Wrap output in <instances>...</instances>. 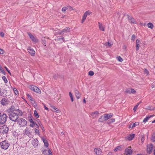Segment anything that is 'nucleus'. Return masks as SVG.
<instances>
[{
    "mask_svg": "<svg viewBox=\"0 0 155 155\" xmlns=\"http://www.w3.org/2000/svg\"><path fill=\"white\" fill-rule=\"evenodd\" d=\"M13 90L14 93L15 94L17 95L18 94V91L17 89L15 88H13Z\"/></svg>",
    "mask_w": 155,
    "mask_h": 155,
    "instance_id": "nucleus-30",
    "label": "nucleus"
},
{
    "mask_svg": "<svg viewBox=\"0 0 155 155\" xmlns=\"http://www.w3.org/2000/svg\"><path fill=\"white\" fill-rule=\"evenodd\" d=\"M8 128L6 125H3L0 128V132L2 134H6L8 131Z\"/></svg>",
    "mask_w": 155,
    "mask_h": 155,
    "instance_id": "nucleus-6",
    "label": "nucleus"
},
{
    "mask_svg": "<svg viewBox=\"0 0 155 155\" xmlns=\"http://www.w3.org/2000/svg\"><path fill=\"white\" fill-rule=\"evenodd\" d=\"M99 112L97 111L92 112L90 114V117L92 118H96L98 116Z\"/></svg>",
    "mask_w": 155,
    "mask_h": 155,
    "instance_id": "nucleus-12",
    "label": "nucleus"
},
{
    "mask_svg": "<svg viewBox=\"0 0 155 155\" xmlns=\"http://www.w3.org/2000/svg\"><path fill=\"white\" fill-rule=\"evenodd\" d=\"M51 107L55 111V112H56L58 113L59 111V110H58V109L57 108L55 107L54 106H52Z\"/></svg>",
    "mask_w": 155,
    "mask_h": 155,
    "instance_id": "nucleus-34",
    "label": "nucleus"
},
{
    "mask_svg": "<svg viewBox=\"0 0 155 155\" xmlns=\"http://www.w3.org/2000/svg\"><path fill=\"white\" fill-rule=\"evenodd\" d=\"M35 132L36 134H38V135L39 134V132L38 130L35 129Z\"/></svg>",
    "mask_w": 155,
    "mask_h": 155,
    "instance_id": "nucleus-47",
    "label": "nucleus"
},
{
    "mask_svg": "<svg viewBox=\"0 0 155 155\" xmlns=\"http://www.w3.org/2000/svg\"><path fill=\"white\" fill-rule=\"evenodd\" d=\"M135 136L134 134L130 135L127 137V139L129 140H131L133 139Z\"/></svg>",
    "mask_w": 155,
    "mask_h": 155,
    "instance_id": "nucleus-22",
    "label": "nucleus"
},
{
    "mask_svg": "<svg viewBox=\"0 0 155 155\" xmlns=\"http://www.w3.org/2000/svg\"><path fill=\"white\" fill-rule=\"evenodd\" d=\"M70 31V29L69 28L66 27L64 29H63L62 31V32L67 33L69 32Z\"/></svg>",
    "mask_w": 155,
    "mask_h": 155,
    "instance_id": "nucleus-25",
    "label": "nucleus"
},
{
    "mask_svg": "<svg viewBox=\"0 0 155 155\" xmlns=\"http://www.w3.org/2000/svg\"><path fill=\"white\" fill-rule=\"evenodd\" d=\"M67 9V8L66 7H63L62 8V10L63 12H65L66 11Z\"/></svg>",
    "mask_w": 155,
    "mask_h": 155,
    "instance_id": "nucleus-45",
    "label": "nucleus"
},
{
    "mask_svg": "<svg viewBox=\"0 0 155 155\" xmlns=\"http://www.w3.org/2000/svg\"><path fill=\"white\" fill-rule=\"evenodd\" d=\"M147 25L148 27L151 29H152L153 28V25L152 23H149L147 24Z\"/></svg>",
    "mask_w": 155,
    "mask_h": 155,
    "instance_id": "nucleus-27",
    "label": "nucleus"
},
{
    "mask_svg": "<svg viewBox=\"0 0 155 155\" xmlns=\"http://www.w3.org/2000/svg\"><path fill=\"white\" fill-rule=\"evenodd\" d=\"M69 95L70 96L71 101H74V100L73 97V95L71 92H69Z\"/></svg>",
    "mask_w": 155,
    "mask_h": 155,
    "instance_id": "nucleus-33",
    "label": "nucleus"
},
{
    "mask_svg": "<svg viewBox=\"0 0 155 155\" xmlns=\"http://www.w3.org/2000/svg\"><path fill=\"white\" fill-rule=\"evenodd\" d=\"M108 42H106L104 44V45H105L106 46L108 47Z\"/></svg>",
    "mask_w": 155,
    "mask_h": 155,
    "instance_id": "nucleus-56",
    "label": "nucleus"
},
{
    "mask_svg": "<svg viewBox=\"0 0 155 155\" xmlns=\"http://www.w3.org/2000/svg\"><path fill=\"white\" fill-rule=\"evenodd\" d=\"M152 123H155V119L154 120H153V121H152Z\"/></svg>",
    "mask_w": 155,
    "mask_h": 155,
    "instance_id": "nucleus-64",
    "label": "nucleus"
},
{
    "mask_svg": "<svg viewBox=\"0 0 155 155\" xmlns=\"http://www.w3.org/2000/svg\"><path fill=\"white\" fill-rule=\"evenodd\" d=\"M17 123L21 127H26L27 124V121L23 118L18 119L17 120Z\"/></svg>",
    "mask_w": 155,
    "mask_h": 155,
    "instance_id": "nucleus-2",
    "label": "nucleus"
},
{
    "mask_svg": "<svg viewBox=\"0 0 155 155\" xmlns=\"http://www.w3.org/2000/svg\"><path fill=\"white\" fill-rule=\"evenodd\" d=\"M24 134L30 137H32V134L30 132V130L29 128L27 127L25 130L23 131Z\"/></svg>",
    "mask_w": 155,
    "mask_h": 155,
    "instance_id": "nucleus-8",
    "label": "nucleus"
},
{
    "mask_svg": "<svg viewBox=\"0 0 155 155\" xmlns=\"http://www.w3.org/2000/svg\"><path fill=\"white\" fill-rule=\"evenodd\" d=\"M154 116H155L153 114V115H150L149 116L147 117H146V118H144V119L143 120V122H144V123H145L149 120V119L150 118V117H153Z\"/></svg>",
    "mask_w": 155,
    "mask_h": 155,
    "instance_id": "nucleus-24",
    "label": "nucleus"
},
{
    "mask_svg": "<svg viewBox=\"0 0 155 155\" xmlns=\"http://www.w3.org/2000/svg\"><path fill=\"white\" fill-rule=\"evenodd\" d=\"M5 68L6 71H8V72L9 73V74H11V73L10 71L8 69V68L6 67H5Z\"/></svg>",
    "mask_w": 155,
    "mask_h": 155,
    "instance_id": "nucleus-51",
    "label": "nucleus"
},
{
    "mask_svg": "<svg viewBox=\"0 0 155 155\" xmlns=\"http://www.w3.org/2000/svg\"><path fill=\"white\" fill-rule=\"evenodd\" d=\"M18 117V114L14 112H12L9 115V118L11 120L15 121Z\"/></svg>",
    "mask_w": 155,
    "mask_h": 155,
    "instance_id": "nucleus-3",
    "label": "nucleus"
},
{
    "mask_svg": "<svg viewBox=\"0 0 155 155\" xmlns=\"http://www.w3.org/2000/svg\"><path fill=\"white\" fill-rule=\"evenodd\" d=\"M144 73L145 74H146L147 75H148L149 74V72L146 69H145L144 70Z\"/></svg>",
    "mask_w": 155,
    "mask_h": 155,
    "instance_id": "nucleus-42",
    "label": "nucleus"
},
{
    "mask_svg": "<svg viewBox=\"0 0 155 155\" xmlns=\"http://www.w3.org/2000/svg\"><path fill=\"white\" fill-rule=\"evenodd\" d=\"M112 152H109L107 154L108 155H112Z\"/></svg>",
    "mask_w": 155,
    "mask_h": 155,
    "instance_id": "nucleus-59",
    "label": "nucleus"
},
{
    "mask_svg": "<svg viewBox=\"0 0 155 155\" xmlns=\"http://www.w3.org/2000/svg\"><path fill=\"white\" fill-rule=\"evenodd\" d=\"M35 125L36 126L37 128H38L39 126H38V125L37 124H35Z\"/></svg>",
    "mask_w": 155,
    "mask_h": 155,
    "instance_id": "nucleus-62",
    "label": "nucleus"
},
{
    "mask_svg": "<svg viewBox=\"0 0 155 155\" xmlns=\"http://www.w3.org/2000/svg\"><path fill=\"white\" fill-rule=\"evenodd\" d=\"M4 53L2 49L0 48V54H2Z\"/></svg>",
    "mask_w": 155,
    "mask_h": 155,
    "instance_id": "nucleus-54",
    "label": "nucleus"
},
{
    "mask_svg": "<svg viewBox=\"0 0 155 155\" xmlns=\"http://www.w3.org/2000/svg\"><path fill=\"white\" fill-rule=\"evenodd\" d=\"M30 89L32 91L38 93L40 94L41 91L37 87L35 86H31L30 87Z\"/></svg>",
    "mask_w": 155,
    "mask_h": 155,
    "instance_id": "nucleus-7",
    "label": "nucleus"
},
{
    "mask_svg": "<svg viewBox=\"0 0 155 155\" xmlns=\"http://www.w3.org/2000/svg\"><path fill=\"white\" fill-rule=\"evenodd\" d=\"M2 79H3V80L4 81L5 83H7L8 80H7L6 77L5 76H3L2 77Z\"/></svg>",
    "mask_w": 155,
    "mask_h": 155,
    "instance_id": "nucleus-29",
    "label": "nucleus"
},
{
    "mask_svg": "<svg viewBox=\"0 0 155 155\" xmlns=\"http://www.w3.org/2000/svg\"><path fill=\"white\" fill-rule=\"evenodd\" d=\"M87 14H86V12L83 15V16L85 17H87Z\"/></svg>",
    "mask_w": 155,
    "mask_h": 155,
    "instance_id": "nucleus-57",
    "label": "nucleus"
},
{
    "mask_svg": "<svg viewBox=\"0 0 155 155\" xmlns=\"http://www.w3.org/2000/svg\"><path fill=\"white\" fill-rule=\"evenodd\" d=\"M120 146H118L114 149V150L115 151H117L119 150H120Z\"/></svg>",
    "mask_w": 155,
    "mask_h": 155,
    "instance_id": "nucleus-38",
    "label": "nucleus"
},
{
    "mask_svg": "<svg viewBox=\"0 0 155 155\" xmlns=\"http://www.w3.org/2000/svg\"><path fill=\"white\" fill-rule=\"evenodd\" d=\"M41 140H42L43 141L44 143V144H45V146L46 147H48V142L47 141V140H46L43 137H42L41 138Z\"/></svg>",
    "mask_w": 155,
    "mask_h": 155,
    "instance_id": "nucleus-23",
    "label": "nucleus"
},
{
    "mask_svg": "<svg viewBox=\"0 0 155 155\" xmlns=\"http://www.w3.org/2000/svg\"><path fill=\"white\" fill-rule=\"evenodd\" d=\"M94 74V72L92 71H90L88 72V74L91 76H93Z\"/></svg>",
    "mask_w": 155,
    "mask_h": 155,
    "instance_id": "nucleus-37",
    "label": "nucleus"
},
{
    "mask_svg": "<svg viewBox=\"0 0 155 155\" xmlns=\"http://www.w3.org/2000/svg\"><path fill=\"white\" fill-rule=\"evenodd\" d=\"M10 144L6 140L3 141L0 143V145L2 149L6 150L9 146Z\"/></svg>",
    "mask_w": 155,
    "mask_h": 155,
    "instance_id": "nucleus-4",
    "label": "nucleus"
},
{
    "mask_svg": "<svg viewBox=\"0 0 155 155\" xmlns=\"http://www.w3.org/2000/svg\"><path fill=\"white\" fill-rule=\"evenodd\" d=\"M43 104L44 105V107L45 108V109L48 110V107H47L43 103Z\"/></svg>",
    "mask_w": 155,
    "mask_h": 155,
    "instance_id": "nucleus-55",
    "label": "nucleus"
},
{
    "mask_svg": "<svg viewBox=\"0 0 155 155\" xmlns=\"http://www.w3.org/2000/svg\"><path fill=\"white\" fill-rule=\"evenodd\" d=\"M130 89H127L126 91H125V92L126 93H128L129 94H130Z\"/></svg>",
    "mask_w": 155,
    "mask_h": 155,
    "instance_id": "nucleus-46",
    "label": "nucleus"
},
{
    "mask_svg": "<svg viewBox=\"0 0 155 155\" xmlns=\"http://www.w3.org/2000/svg\"><path fill=\"white\" fill-rule=\"evenodd\" d=\"M27 96L28 97V99L31 101H33V99L31 97L30 95L29 94H27Z\"/></svg>",
    "mask_w": 155,
    "mask_h": 155,
    "instance_id": "nucleus-28",
    "label": "nucleus"
},
{
    "mask_svg": "<svg viewBox=\"0 0 155 155\" xmlns=\"http://www.w3.org/2000/svg\"><path fill=\"white\" fill-rule=\"evenodd\" d=\"M130 94L131 93H132V94H134L135 93H136V91L134 89H130Z\"/></svg>",
    "mask_w": 155,
    "mask_h": 155,
    "instance_id": "nucleus-39",
    "label": "nucleus"
},
{
    "mask_svg": "<svg viewBox=\"0 0 155 155\" xmlns=\"http://www.w3.org/2000/svg\"><path fill=\"white\" fill-rule=\"evenodd\" d=\"M3 155H9V154L8 153H3Z\"/></svg>",
    "mask_w": 155,
    "mask_h": 155,
    "instance_id": "nucleus-61",
    "label": "nucleus"
},
{
    "mask_svg": "<svg viewBox=\"0 0 155 155\" xmlns=\"http://www.w3.org/2000/svg\"><path fill=\"white\" fill-rule=\"evenodd\" d=\"M75 94L77 98L78 99H79L81 96V94L77 89H75Z\"/></svg>",
    "mask_w": 155,
    "mask_h": 155,
    "instance_id": "nucleus-20",
    "label": "nucleus"
},
{
    "mask_svg": "<svg viewBox=\"0 0 155 155\" xmlns=\"http://www.w3.org/2000/svg\"><path fill=\"white\" fill-rule=\"evenodd\" d=\"M87 14H86V12L83 15V16L85 17H87Z\"/></svg>",
    "mask_w": 155,
    "mask_h": 155,
    "instance_id": "nucleus-58",
    "label": "nucleus"
},
{
    "mask_svg": "<svg viewBox=\"0 0 155 155\" xmlns=\"http://www.w3.org/2000/svg\"><path fill=\"white\" fill-rule=\"evenodd\" d=\"M42 153L43 154H47V150H44L42 151Z\"/></svg>",
    "mask_w": 155,
    "mask_h": 155,
    "instance_id": "nucleus-41",
    "label": "nucleus"
},
{
    "mask_svg": "<svg viewBox=\"0 0 155 155\" xmlns=\"http://www.w3.org/2000/svg\"><path fill=\"white\" fill-rule=\"evenodd\" d=\"M34 114L36 117L38 118L39 117V115L36 110L34 111Z\"/></svg>",
    "mask_w": 155,
    "mask_h": 155,
    "instance_id": "nucleus-32",
    "label": "nucleus"
},
{
    "mask_svg": "<svg viewBox=\"0 0 155 155\" xmlns=\"http://www.w3.org/2000/svg\"><path fill=\"white\" fill-rule=\"evenodd\" d=\"M155 87V83H153V84L152 85V88H154Z\"/></svg>",
    "mask_w": 155,
    "mask_h": 155,
    "instance_id": "nucleus-60",
    "label": "nucleus"
},
{
    "mask_svg": "<svg viewBox=\"0 0 155 155\" xmlns=\"http://www.w3.org/2000/svg\"><path fill=\"white\" fill-rule=\"evenodd\" d=\"M42 43L43 44L44 46H46V41L45 39V38H43L42 39Z\"/></svg>",
    "mask_w": 155,
    "mask_h": 155,
    "instance_id": "nucleus-31",
    "label": "nucleus"
},
{
    "mask_svg": "<svg viewBox=\"0 0 155 155\" xmlns=\"http://www.w3.org/2000/svg\"><path fill=\"white\" fill-rule=\"evenodd\" d=\"M86 17L83 16L82 20V23H83L84 22L85 20L86 19Z\"/></svg>",
    "mask_w": 155,
    "mask_h": 155,
    "instance_id": "nucleus-48",
    "label": "nucleus"
},
{
    "mask_svg": "<svg viewBox=\"0 0 155 155\" xmlns=\"http://www.w3.org/2000/svg\"><path fill=\"white\" fill-rule=\"evenodd\" d=\"M4 35H5L4 33L2 32H1L0 33V35L2 37H3L4 36Z\"/></svg>",
    "mask_w": 155,
    "mask_h": 155,
    "instance_id": "nucleus-52",
    "label": "nucleus"
},
{
    "mask_svg": "<svg viewBox=\"0 0 155 155\" xmlns=\"http://www.w3.org/2000/svg\"><path fill=\"white\" fill-rule=\"evenodd\" d=\"M136 37L134 35H133L131 37L132 41H134Z\"/></svg>",
    "mask_w": 155,
    "mask_h": 155,
    "instance_id": "nucleus-40",
    "label": "nucleus"
},
{
    "mask_svg": "<svg viewBox=\"0 0 155 155\" xmlns=\"http://www.w3.org/2000/svg\"><path fill=\"white\" fill-rule=\"evenodd\" d=\"M139 124L138 122H136L134 124L131 123L130 124L129 128H132L135 126L138 125Z\"/></svg>",
    "mask_w": 155,
    "mask_h": 155,
    "instance_id": "nucleus-19",
    "label": "nucleus"
},
{
    "mask_svg": "<svg viewBox=\"0 0 155 155\" xmlns=\"http://www.w3.org/2000/svg\"><path fill=\"white\" fill-rule=\"evenodd\" d=\"M8 100L5 98H3L1 101V104L3 105H5L8 104Z\"/></svg>",
    "mask_w": 155,
    "mask_h": 155,
    "instance_id": "nucleus-16",
    "label": "nucleus"
},
{
    "mask_svg": "<svg viewBox=\"0 0 155 155\" xmlns=\"http://www.w3.org/2000/svg\"><path fill=\"white\" fill-rule=\"evenodd\" d=\"M86 14H87V15H89L90 14H91L92 13V12H90L89 11H87L86 12Z\"/></svg>",
    "mask_w": 155,
    "mask_h": 155,
    "instance_id": "nucleus-44",
    "label": "nucleus"
},
{
    "mask_svg": "<svg viewBox=\"0 0 155 155\" xmlns=\"http://www.w3.org/2000/svg\"><path fill=\"white\" fill-rule=\"evenodd\" d=\"M48 152V155H52V153L50 150H49Z\"/></svg>",
    "mask_w": 155,
    "mask_h": 155,
    "instance_id": "nucleus-49",
    "label": "nucleus"
},
{
    "mask_svg": "<svg viewBox=\"0 0 155 155\" xmlns=\"http://www.w3.org/2000/svg\"><path fill=\"white\" fill-rule=\"evenodd\" d=\"M30 121V123H32V124H31L30 125V126L31 127H33L36 123H35L32 119H31Z\"/></svg>",
    "mask_w": 155,
    "mask_h": 155,
    "instance_id": "nucleus-26",
    "label": "nucleus"
},
{
    "mask_svg": "<svg viewBox=\"0 0 155 155\" xmlns=\"http://www.w3.org/2000/svg\"><path fill=\"white\" fill-rule=\"evenodd\" d=\"M98 25L99 29L101 31H104L105 29V27L103 26L102 24L99 22Z\"/></svg>",
    "mask_w": 155,
    "mask_h": 155,
    "instance_id": "nucleus-21",
    "label": "nucleus"
},
{
    "mask_svg": "<svg viewBox=\"0 0 155 155\" xmlns=\"http://www.w3.org/2000/svg\"><path fill=\"white\" fill-rule=\"evenodd\" d=\"M7 118V116L5 114H2L0 115V123L1 124H3L6 121Z\"/></svg>",
    "mask_w": 155,
    "mask_h": 155,
    "instance_id": "nucleus-5",
    "label": "nucleus"
},
{
    "mask_svg": "<svg viewBox=\"0 0 155 155\" xmlns=\"http://www.w3.org/2000/svg\"><path fill=\"white\" fill-rule=\"evenodd\" d=\"M38 124L40 126L41 128L42 129V130H43V131H45V130L44 129V127H43V126L41 125L40 121H39L38 122Z\"/></svg>",
    "mask_w": 155,
    "mask_h": 155,
    "instance_id": "nucleus-36",
    "label": "nucleus"
},
{
    "mask_svg": "<svg viewBox=\"0 0 155 155\" xmlns=\"http://www.w3.org/2000/svg\"><path fill=\"white\" fill-rule=\"evenodd\" d=\"M108 47H110L112 45V44L110 42H108Z\"/></svg>",
    "mask_w": 155,
    "mask_h": 155,
    "instance_id": "nucleus-53",
    "label": "nucleus"
},
{
    "mask_svg": "<svg viewBox=\"0 0 155 155\" xmlns=\"http://www.w3.org/2000/svg\"><path fill=\"white\" fill-rule=\"evenodd\" d=\"M118 60L120 62H122L123 61L122 58L120 56L118 57Z\"/></svg>",
    "mask_w": 155,
    "mask_h": 155,
    "instance_id": "nucleus-43",
    "label": "nucleus"
},
{
    "mask_svg": "<svg viewBox=\"0 0 155 155\" xmlns=\"http://www.w3.org/2000/svg\"><path fill=\"white\" fill-rule=\"evenodd\" d=\"M112 116V114H105L101 116L99 119L98 120L100 122H103L110 118Z\"/></svg>",
    "mask_w": 155,
    "mask_h": 155,
    "instance_id": "nucleus-1",
    "label": "nucleus"
},
{
    "mask_svg": "<svg viewBox=\"0 0 155 155\" xmlns=\"http://www.w3.org/2000/svg\"><path fill=\"white\" fill-rule=\"evenodd\" d=\"M115 121V119L114 118H112L108 121L109 123H111L114 122Z\"/></svg>",
    "mask_w": 155,
    "mask_h": 155,
    "instance_id": "nucleus-35",
    "label": "nucleus"
},
{
    "mask_svg": "<svg viewBox=\"0 0 155 155\" xmlns=\"http://www.w3.org/2000/svg\"><path fill=\"white\" fill-rule=\"evenodd\" d=\"M38 140L37 139H34L32 142L33 145L35 147H37L38 145Z\"/></svg>",
    "mask_w": 155,
    "mask_h": 155,
    "instance_id": "nucleus-18",
    "label": "nucleus"
},
{
    "mask_svg": "<svg viewBox=\"0 0 155 155\" xmlns=\"http://www.w3.org/2000/svg\"><path fill=\"white\" fill-rule=\"evenodd\" d=\"M137 107V105H136L135 106H134L133 108V110L134 111V112H135L136 111Z\"/></svg>",
    "mask_w": 155,
    "mask_h": 155,
    "instance_id": "nucleus-50",
    "label": "nucleus"
},
{
    "mask_svg": "<svg viewBox=\"0 0 155 155\" xmlns=\"http://www.w3.org/2000/svg\"><path fill=\"white\" fill-rule=\"evenodd\" d=\"M28 51L29 53L31 55L34 56L35 54V51L31 47H28Z\"/></svg>",
    "mask_w": 155,
    "mask_h": 155,
    "instance_id": "nucleus-11",
    "label": "nucleus"
},
{
    "mask_svg": "<svg viewBox=\"0 0 155 155\" xmlns=\"http://www.w3.org/2000/svg\"><path fill=\"white\" fill-rule=\"evenodd\" d=\"M153 148V146L152 144H149L147 147V152L150 153L152 151Z\"/></svg>",
    "mask_w": 155,
    "mask_h": 155,
    "instance_id": "nucleus-17",
    "label": "nucleus"
},
{
    "mask_svg": "<svg viewBox=\"0 0 155 155\" xmlns=\"http://www.w3.org/2000/svg\"><path fill=\"white\" fill-rule=\"evenodd\" d=\"M129 21L131 23L136 24V22L133 17L128 16V17Z\"/></svg>",
    "mask_w": 155,
    "mask_h": 155,
    "instance_id": "nucleus-15",
    "label": "nucleus"
},
{
    "mask_svg": "<svg viewBox=\"0 0 155 155\" xmlns=\"http://www.w3.org/2000/svg\"><path fill=\"white\" fill-rule=\"evenodd\" d=\"M27 34L30 38L31 39L33 42H36L38 41V39L35 37H34L30 32H28L27 33Z\"/></svg>",
    "mask_w": 155,
    "mask_h": 155,
    "instance_id": "nucleus-10",
    "label": "nucleus"
},
{
    "mask_svg": "<svg viewBox=\"0 0 155 155\" xmlns=\"http://www.w3.org/2000/svg\"><path fill=\"white\" fill-rule=\"evenodd\" d=\"M130 146H129L125 149V155H131L132 151Z\"/></svg>",
    "mask_w": 155,
    "mask_h": 155,
    "instance_id": "nucleus-9",
    "label": "nucleus"
},
{
    "mask_svg": "<svg viewBox=\"0 0 155 155\" xmlns=\"http://www.w3.org/2000/svg\"><path fill=\"white\" fill-rule=\"evenodd\" d=\"M94 151L97 155H101V150L100 148H95L94 149Z\"/></svg>",
    "mask_w": 155,
    "mask_h": 155,
    "instance_id": "nucleus-13",
    "label": "nucleus"
},
{
    "mask_svg": "<svg viewBox=\"0 0 155 155\" xmlns=\"http://www.w3.org/2000/svg\"><path fill=\"white\" fill-rule=\"evenodd\" d=\"M140 40L139 39H137L136 41V51H138L140 46Z\"/></svg>",
    "mask_w": 155,
    "mask_h": 155,
    "instance_id": "nucleus-14",
    "label": "nucleus"
},
{
    "mask_svg": "<svg viewBox=\"0 0 155 155\" xmlns=\"http://www.w3.org/2000/svg\"><path fill=\"white\" fill-rule=\"evenodd\" d=\"M83 102H84V103H85L86 102V101L85 100V99H84V100H83Z\"/></svg>",
    "mask_w": 155,
    "mask_h": 155,
    "instance_id": "nucleus-63",
    "label": "nucleus"
}]
</instances>
